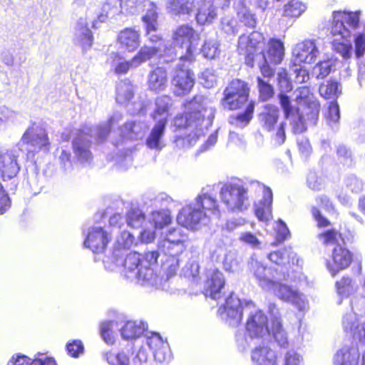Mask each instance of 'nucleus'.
Masks as SVG:
<instances>
[{"label":"nucleus","mask_w":365,"mask_h":365,"mask_svg":"<svg viewBox=\"0 0 365 365\" xmlns=\"http://www.w3.org/2000/svg\"><path fill=\"white\" fill-rule=\"evenodd\" d=\"M68 354L72 357H78L83 354L84 347L81 341L73 340L72 342L68 343L66 345Z\"/></svg>","instance_id":"nucleus-56"},{"label":"nucleus","mask_w":365,"mask_h":365,"mask_svg":"<svg viewBox=\"0 0 365 365\" xmlns=\"http://www.w3.org/2000/svg\"><path fill=\"white\" fill-rule=\"evenodd\" d=\"M326 118L329 123H336L340 119V110L339 104L336 101L330 102Z\"/></svg>","instance_id":"nucleus-52"},{"label":"nucleus","mask_w":365,"mask_h":365,"mask_svg":"<svg viewBox=\"0 0 365 365\" xmlns=\"http://www.w3.org/2000/svg\"><path fill=\"white\" fill-rule=\"evenodd\" d=\"M355 55L360 58L365 53V31L358 34L354 38Z\"/></svg>","instance_id":"nucleus-55"},{"label":"nucleus","mask_w":365,"mask_h":365,"mask_svg":"<svg viewBox=\"0 0 365 365\" xmlns=\"http://www.w3.org/2000/svg\"><path fill=\"white\" fill-rule=\"evenodd\" d=\"M167 124V118H163L154 125L145 141L149 148L158 150L163 148L164 145L162 144L161 139L164 135Z\"/></svg>","instance_id":"nucleus-26"},{"label":"nucleus","mask_w":365,"mask_h":365,"mask_svg":"<svg viewBox=\"0 0 365 365\" xmlns=\"http://www.w3.org/2000/svg\"><path fill=\"white\" fill-rule=\"evenodd\" d=\"M117 41L128 52L135 51L140 43V32L134 28H125L120 31Z\"/></svg>","instance_id":"nucleus-23"},{"label":"nucleus","mask_w":365,"mask_h":365,"mask_svg":"<svg viewBox=\"0 0 365 365\" xmlns=\"http://www.w3.org/2000/svg\"><path fill=\"white\" fill-rule=\"evenodd\" d=\"M158 14L154 9H148L143 17V21L146 24V33L149 34L157 30Z\"/></svg>","instance_id":"nucleus-49"},{"label":"nucleus","mask_w":365,"mask_h":365,"mask_svg":"<svg viewBox=\"0 0 365 365\" xmlns=\"http://www.w3.org/2000/svg\"><path fill=\"white\" fill-rule=\"evenodd\" d=\"M303 357L294 349L287 350L283 355L282 365H302Z\"/></svg>","instance_id":"nucleus-48"},{"label":"nucleus","mask_w":365,"mask_h":365,"mask_svg":"<svg viewBox=\"0 0 365 365\" xmlns=\"http://www.w3.org/2000/svg\"><path fill=\"white\" fill-rule=\"evenodd\" d=\"M183 112L174 118V125L178 128H197L204 123L207 108L197 96L185 100L182 103Z\"/></svg>","instance_id":"nucleus-5"},{"label":"nucleus","mask_w":365,"mask_h":365,"mask_svg":"<svg viewBox=\"0 0 365 365\" xmlns=\"http://www.w3.org/2000/svg\"><path fill=\"white\" fill-rule=\"evenodd\" d=\"M319 68L317 78H324L331 72V64L329 61H320L317 64Z\"/></svg>","instance_id":"nucleus-63"},{"label":"nucleus","mask_w":365,"mask_h":365,"mask_svg":"<svg viewBox=\"0 0 365 365\" xmlns=\"http://www.w3.org/2000/svg\"><path fill=\"white\" fill-rule=\"evenodd\" d=\"M93 37L92 31L87 29L85 32L82 33L80 38L79 43L83 49L86 50L91 47L93 44Z\"/></svg>","instance_id":"nucleus-61"},{"label":"nucleus","mask_w":365,"mask_h":365,"mask_svg":"<svg viewBox=\"0 0 365 365\" xmlns=\"http://www.w3.org/2000/svg\"><path fill=\"white\" fill-rule=\"evenodd\" d=\"M270 312L273 316L271 331L276 342L282 347L288 344V339L286 331L282 326L281 319L277 316V309L274 312V308L270 307Z\"/></svg>","instance_id":"nucleus-34"},{"label":"nucleus","mask_w":365,"mask_h":365,"mask_svg":"<svg viewBox=\"0 0 365 365\" xmlns=\"http://www.w3.org/2000/svg\"><path fill=\"white\" fill-rule=\"evenodd\" d=\"M336 155L338 160L344 166L350 168L354 164L351 153L346 147L341 146L338 148Z\"/></svg>","instance_id":"nucleus-51"},{"label":"nucleus","mask_w":365,"mask_h":365,"mask_svg":"<svg viewBox=\"0 0 365 365\" xmlns=\"http://www.w3.org/2000/svg\"><path fill=\"white\" fill-rule=\"evenodd\" d=\"M319 51L314 40L307 39L298 43L293 50L291 66L303 63H312L316 61Z\"/></svg>","instance_id":"nucleus-16"},{"label":"nucleus","mask_w":365,"mask_h":365,"mask_svg":"<svg viewBox=\"0 0 365 365\" xmlns=\"http://www.w3.org/2000/svg\"><path fill=\"white\" fill-rule=\"evenodd\" d=\"M356 29L359 24V16L356 13L346 11H334L332 19L327 28L331 36L333 49L344 59L351 56L352 45L350 42L351 31L345 26Z\"/></svg>","instance_id":"nucleus-2"},{"label":"nucleus","mask_w":365,"mask_h":365,"mask_svg":"<svg viewBox=\"0 0 365 365\" xmlns=\"http://www.w3.org/2000/svg\"><path fill=\"white\" fill-rule=\"evenodd\" d=\"M336 294L339 297H350L356 293L359 286L354 279L349 275H344L334 284Z\"/></svg>","instance_id":"nucleus-30"},{"label":"nucleus","mask_w":365,"mask_h":365,"mask_svg":"<svg viewBox=\"0 0 365 365\" xmlns=\"http://www.w3.org/2000/svg\"><path fill=\"white\" fill-rule=\"evenodd\" d=\"M224 302H222L217 314L219 317L227 324L235 327L242 319V309L254 307V304L251 300H246L243 298H222Z\"/></svg>","instance_id":"nucleus-10"},{"label":"nucleus","mask_w":365,"mask_h":365,"mask_svg":"<svg viewBox=\"0 0 365 365\" xmlns=\"http://www.w3.org/2000/svg\"><path fill=\"white\" fill-rule=\"evenodd\" d=\"M118 247L121 249L128 250L136 244L135 237L128 231H123L118 240Z\"/></svg>","instance_id":"nucleus-53"},{"label":"nucleus","mask_w":365,"mask_h":365,"mask_svg":"<svg viewBox=\"0 0 365 365\" xmlns=\"http://www.w3.org/2000/svg\"><path fill=\"white\" fill-rule=\"evenodd\" d=\"M173 220L170 212L168 210H155L152 212L150 222L155 230H163L169 226Z\"/></svg>","instance_id":"nucleus-38"},{"label":"nucleus","mask_w":365,"mask_h":365,"mask_svg":"<svg viewBox=\"0 0 365 365\" xmlns=\"http://www.w3.org/2000/svg\"><path fill=\"white\" fill-rule=\"evenodd\" d=\"M206 219L205 214L193 205L183 207L177 216L179 225L184 227L195 229L202 220Z\"/></svg>","instance_id":"nucleus-19"},{"label":"nucleus","mask_w":365,"mask_h":365,"mask_svg":"<svg viewBox=\"0 0 365 365\" xmlns=\"http://www.w3.org/2000/svg\"><path fill=\"white\" fill-rule=\"evenodd\" d=\"M339 86V84L337 81L329 80L319 86V93L326 99L336 97L340 93Z\"/></svg>","instance_id":"nucleus-42"},{"label":"nucleus","mask_w":365,"mask_h":365,"mask_svg":"<svg viewBox=\"0 0 365 365\" xmlns=\"http://www.w3.org/2000/svg\"><path fill=\"white\" fill-rule=\"evenodd\" d=\"M170 6L178 13L189 14L194 7V0H168Z\"/></svg>","instance_id":"nucleus-47"},{"label":"nucleus","mask_w":365,"mask_h":365,"mask_svg":"<svg viewBox=\"0 0 365 365\" xmlns=\"http://www.w3.org/2000/svg\"><path fill=\"white\" fill-rule=\"evenodd\" d=\"M250 87L249 83L240 79H232L223 91V96L220 100L222 106L229 110L241 109L248 102L243 112L237 114L235 121L241 125H247L253 118L256 103L249 101Z\"/></svg>","instance_id":"nucleus-1"},{"label":"nucleus","mask_w":365,"mask_h":365,"mask_svg":"<svg viewBox=\"0 0 365 365\" xmlns=\"http://www.w3.org/2000/svg\"><path fill=\"white\" fill-rule=\"evenodd\" d=\"M224 302H222L217 314L219 317L227 324L235 327L242 319V309L254 307V304L251 300H246L243 298H222Z\"/></svg>","instance_id":"nucleus-9"},{"label":"nucleus","mask_w":365,"mask_h":365,"mask_svg":"<svg viewBox=\"0 0 365 365\" xmlns=\"http://www.w3.org/2000/svg\"><path fill=\"white\" fill-rule=\"evenodd\" d=\"M263 61L259 64L261 75L267 79H272L275 75V69L271 64L279 65L284 58L285 48L282 40L271 38L267 41V46L261 51Z\"/></svg>","instance_id":"nucleus-8"},{"label":"nucleus","mask_w":365,"mask_h":365,"mask_svg":"<svg viewBox=\"0 0 365 365\" xmlns=\"http://www.w3.org/2000/svg\"><path fill=\"white\" fill-rule=\"evenodd\" d=\"M159 253L153 250L140 255L136 252L128 253L123 261L125 274L133 276L142 282L156 284L160 279L156 272Z\"/></svg>","instance_id":"nucleus-3"},{"label":"nucleus","mask_w":365,"mask_h":365,"mask_svg":"<svg viewBox=\"0 0 365 365\" xmlns=\"http://www.w3.org/2000/svg\"><path fill=\"white\" fill-rule=\"evenodd\" d=\"M148 89L155 93L164 91L168 86V71L165 68L157 66L150 71L148 78Z\"/></svg>","instance_id":"nucleus-25"},{"label":"nucleus","mask_w":365,"mask_h":365,"mask_svg":"<svg viewBox=\"0 0 365 365\" xmlns=\"http://www.w3.org/2000/svg\"><path fill=\"white\" fill-rule=\"evenodd\" d=\"M346 245L337 244L333 247L331 254L325 261V265L331 276L346 269L354 260V254Z\"/></svg>","instance_id":"nucleus-12"},{"label":"nucleus","mask_w":365,"mask_h":365,"mask_svg":"<svg viewBox=\"0 0 365 365\" xmlns=\"http://www.w3.org/2000/svg\"><path fill=\"white\" fill-rule=\"evenodd\" d=\"M21 140L23 144L33 148L34 153H38L41 150L48 151L50 149V141L48 133L45 128L32 123L22 135Z\"/></svg>","instance_id":"nucleus-13"},{"label":"nucleus","mask_w":365,"mask_h":365,"mask_svg":"<svg viewBox=\"0 0 365 365\" xmlns=\"http://www.w3.org/2000/svg\"><path fill=\"white\" fill-rule=\"evenodd\" d=\"M239 240L254 248L258 247L260 245V241L257 239V236L250 232L242 233Z\"/></svg>","instance_id":"nucleus-59"},{"label":"nucleus","mask_w":365,"mask_h":365,"mask_svg":"<svg viewBox=\"0 0 365 365\" xmlns=\"http://www.w3.org/2000/svg\"><path fill=\"white\" fill-rule=\"evenodd\" d=\"M359 324V319L356 313L351 312L347 313L342 320L343 328L346 332L354 333L356 327Z\"/></svg>","instance_id":"nucleus-50"},{"label":"nucleus","mask_w":365,"mask_h":365,"mask_svg":"<svg viewBox=\"0 0 365 365\" xmlns=\"http://www.w3.org/2000/svg\"><path fill=\"white\" fill-rule=\"evenodd\" d=\"M346 185L352 192H359L363 190V182L356 175H351L346 178Z\"/></svg>","instance_id":"nucleus-57"},{"label":"nucleus","mask_w":365,"mask_h":365,"mask_svg":"<svg viewBox=\"0 0 365 365\" xmlns=\"http://www.w3.org/2000/svg\"><path fill=\"white\" fill-rule=\"evenodd\" d=\"M272 195L269 188L266 189V195L263 200L259 202L260 205L255 210L256 217L259 221L267 222L271 215V204Z\"/></svg>","instance_id":"nucleus-37"},{"label":"nucleus","mask_w":365,"mask_h":365,"mask_svg":"<svg viewBox=\"0 0 365 365\" xmlns=\"http://www.w3.org/2000/svg\"><path fill=\"white\" fill-rule=\"evenodd\" d=\"M73 150L78 158L86 160H90L92 154L89 150V145H86L81 138H75L72 142Z\"/></svg>","instance_id":"nucleus-45"},{"label":"nucleus","mask_w":365,"mask_h":365,"mask_svg":"<svg viewBox=\"0 0 365 365\" xmlns=\"http://www.w3.org/2000/svg\"><path fill=\"white\" fill-rule=\"evenodd\" d=\"M354 336L361 343L365 344V322L357 324L354 332Z\"/></svg>","instance_id":"nucleus-64"},{"label":"nucleus","mask_w":365,"mask_h":365,"mask_svg":"<svg viewBox=\"0 0 365 365\" xmlns=\"http://www.w3.org/2000/svg\"><path fill=\"white\" fill-rule=\"evenodd\" d=\"M359 356L356 346H345L334 355V365H359Z\"/></svg>","instance_id":"nucleus-27"},{"label":"nucleus","mask_w":365,"mask_h":365,"mask_svg":"<svg viewBox=\"0 0 365 365\" xmlns=\"http://www.w3.org/2000/svg\"><path fill=\"white\" fill-rule=\"evenodd\" d=\"M195 203L205 217L220 215V205L215 197L209 193H202L195 197Z\"/></svg>","instance_id":"nucleus-24"},{"label":"nucleus","mask_w":365,"mask_h":365,"mask_svg":"<svg viewBox=\"0 0 365 365\" xmlns=\"http://www.w3.org/2000/svg\"><path fill=\"white\" fill-rule=\"evenodd\" d=\"M145 220V215L139 209H131L127 213V224L133 228H138L141 227Z\"/></svg>","instance_id":"nucleus-46"},{"label":"nucleus","mask_w":365,"mask_h":365,"mask_svg":"<svg viewBox=\"0 0 365 365\" xmlns=\"http://www.w3.org/2000/svg\"><path fill=\"white\" fill-rule=\"evenodd\" d=\"M113 321H104L100 324V334L102 339L109 345H112L115 341V336L113 328Z\"/></svg>","instance_id":"nucleus-43"},{"label":"nucleus","mask_w":365,"mask_h":365,"mask_svg":"<svg viewBox=\"0 0 365 365\" xmlns=\"http://www.w3.org/2000/svg\"><path fill=\"white\" fill-rule=\"evenodd\" d=\"M19 158L16 150L0 148V178L3 181L17 177L21 170Z\"/></svg>","instance_id":"nucleus-14"},{"label":"nucleus","mask_w":365,"mask_h":365,"mask_svg":"<svg viewBox=\"0 0 365 365\" xmlns=\"http://www.w3.org/2000/svg\"><path fill=\"white\" fill-rule=\"evenodd\" d=\"M220 196L229 212H242L250 205L248 189L242 184L231 182L225 183L220 188Z\"/></svg>","instance_id":"nucleus-4"},{"label":"nucleus","mask_w":365,"mask_h":365,"mask_svg":"<svg viewBox=\"0 0 365 365\" xmlns=\"http://www.w3.org/2000/svg\"><path fill=\"white\" fill-rule=\"evenodd\" d=\"M317 237L322 242V245L325 246L331 245H334L335 246L339 244V241H341L343 245H346V242L352 239L351 236V237L344 236L342 233L334 228L324 230L318 234Z\"/></svg>","instance_id":"nucleus-33"},{"label":"nucleus","mask_w":365,"mask_h":365,"mask_svg":"<svg viewBox=\"0 0 365 365\" xmlns=\"http://www.w3.org/2000/svg\"><path fill=\"white\" fill-rule=\"evenodd\" d=\"M277 83L280 93H285L292 90V82L287 68H282L279 71L277 76Z\"/></svg>","instance_id":"nucleus-44"},{"label":"nucleus","mask_w":365,"mask_h":365,"mask_svg":"<svg viewBox=\"0 0 365 365\" xmlns=\"http://www.w3.org/2000/svg\"><path fill=\"white\" fill-rule=\"evenodd\" d=\"M252 360L256 365H277L275 351L267 346L256 348L252 351Z\"/></svg>","instance_id":"nucleus-31"},{"label":"nucleus","mask_w":365,"mask_h":365,"mask_svg":"<svg viewBox=\"0 0 365 365\" xmlns=\"http://www.w3.org/2000/svg\"><path fill=\"white\" fill-rule=\"evenodd\" d=\"M284 299V298H281ZM285 302L291 304L295 309L304 312L308 309V303L304 298H284Z\"/></svg>","instance_id":"nucleus-60"},{"label":"nucleus","mask_w":365,"mask_h":365,"mask_svg":"<svg viewBox=\"0 0 365 365\" xmlns=\"http://www.w3.org/2000/svg\"><path fill=\"white\" fill-rule=\"evenodd\" d=\"M187 235L180 227H175L168 230L164 239L163 247L168 249L173 246L183 245L187 240Z\"/></svg>","instance_id":"nucleus-35"},{"label":"nucleus","mask_w":365,"mask_h":365,"mask_svg":"<svg viewBox=\"0 0 365 365\" xmlns=\"http://www.w3.org/2000/svg\"><path fill=\"white\" fill-rule=\"evenodd\" d=\"M246 329L251 338L263 337L269 333L267 317L261 311L251 314L247 321Z\"/></svg>","instance_id":"nucleus-20"},{"label":"nucleus","mask_w":365,"mask_h":365,"mask_svg":"<svg viewBox=\"0 0 365 365\" xmlns=\"http://www.w3.org/2000/svg\"><path fill=\"white\" fill-rule=\"evenodd\" d=\"M299 68H296L294 70V73L296 74V81L302 83L307 82L309 79V73L307 68L299 66Z\"/></svg>","instance_id":"nucleus-62"},{"label":"nucleus","mask_w":365,"mask_h":365,"mask_svg":"<svg viewBox=\"0 0 365 365\" xmlns=\"http://www.w3.org/2000/svg\"><path fill=\"white\" fill-rule=\"evenodd\" d=\"M200 38V34L187 24L179 26L175 29L173 36L174 43L180 48H186L185 53L180 57L181 62L191 64L196 61Z\"/></svg>","instance_id":"nucleus-6"},{"label":"nucleus","mask_w":365,"mask_h":365,"mask_svg":"<svg viewBox=\"0 0 365 365\" xmlns=\"http://www.w3.org/2000/svg\"><path fill=\"white\" fill-rule=\"evenodd\" d=\"M257 87L259 92V100L261 102H266L272 98L274 96V88L269 83V80L262 76H257Z\"/></svg>","instance_id":"nucleus-39"},{"label":"nucleus","mask_w":365,"mask_h":365,"mask_svg":"<svg viewBox=\"0 0 365 365\" xmlns=\"http://www.w3.org/2000/svg\"><path fill=\"white\" fill-rule=\"evenodd\" d=\"M311 213L314 220L317 222L318 228H325L331 225V222L322 215L318 207H312Z\"/></svg>","instance_id":"nucleus-54"},{"label":"nucleus","mask_w":365,"mask_h":365,"mask_svg":"<svg viewBox=\"0 0 365 365\" xmlns=\"http://www.w3.org/2000/svg\"><path fill=\"white\" fill-rule=\"evenodd\" d=\"M11 205V201L0 182V214L5 213Z\"/></svg>","instance_id":"nucleus-58"},{"label":"nucleus","mask_w":365,"mask_h":365,"mask_svg":"<svg viewBox=\"0 0 365 365\" xmlns=\"http://www.w3.org/2000/svg\"><path fill=\"white\" fill-rule=\"evenodd\" d=\"M145 344L153 351V358L157 362H164L170 359L168 344L164 341L159 333L148 332L145 335Z\"/></svg>","instance_id":"nucleus-18"},{"label":"nucleus","mask_w":365,"mask_h":365,"mask_svg":"<svg viewBox=\"0 0 365 365\" xmlns=\"http://www.w3.org/2000/svg\"><path fill=\"white\" fill-rule=\"evenodd\" d=\"M306 9L302 2L298 0H290L284 6L283 16L287 19L299 17Z\"/></svg>","instance_id":"nucleus-40"},{"label":"nucleus","mask_w":365,"mask_h":365,"mask_svg":"<svg viewBox=\"0 0 365 365\" xmlns=\"http://www.w3.org/2000/svg\"><path fill=\"white\" fill-rule=\"evenodd\" d=\"M185 63L180 61V63L176 66L171 77V90L175 97L187 96L195 84V73L191 69L185 68Z\"/></svg>","instance_id":"nucleus-11"},{"label":"nucleus","mask_w":365,"mask_h":365,"mask_svg":"<svg viewBox=\"0 0 365 365\" xmlns=\"http://www.w3.org/2000/svg\"><path fill=\"white\" fill-rule=\"evenodd\" d=\"M225 285L223 274L217 269L213 270L205 281L202 292L205 297H215L221 294Z\"/></svg>","instance_id":"nucleus-22"},{"label":"nucleus","mask_w":365,"mask_h":365,"mask_svg":"<svg viewBox=\"0 0 365 365\" xmlns=\"http://www.w3.org/2000/svg\"><path fill=\"white\" fill-rule=\"evenodd\" d=\"M279 105L283 110L284 118L291 120V125L294 133H302L307 130L303 114L298 107L293 106L290 98L286 94H278Z\"/></svg>","instance_id":"nucleus-15"},{"label":"nucleus","mask_w":365,"mask_h":365,"mask_svg":"<svg viewBox=\"0 0 365 365\" xmlns=\"http://www.w3.org/2000/svg\"><path fill=\"white\" fill-rule=\"evenodd\" d=\"M148 325L142 321H127L120 328L121 337L125 340H132L140 336Z\"/></svg>","instance_id":"nucleus-28"},{"label":"nucleus","mask_w":365,"mask_h":365,"mask_svg":"<svg viewBox=\"0 0 365 365\" xmlns=\"http://www.w3.org/2000/svg\"><path fill=\"white\" fill-rule=\"evenodd\" d=\"M111 240V235L103 227H93L88 233L84 246L96 254L103 253Z\"/></svg>","instance_id":"nucleus-17"},{"label":"nucleus","mask_w":365,"mask_h":365,"mask_svg":"<svg viewBox=\"0 0 365 365\" xmlns=\"http://www.w3.org/2000/svg\"><path fill=\"white\" fill-rule=\"evenodd\" d=\"M8 365H56L53 359L35 357L31 359L26 355L16 354L12 356Z\"/></svg>","instance_id":"nucleus-32"},{"label":"nucleus","mask_w":365,"mask_h":365,"mask_svg":"<svg viewBox=\"0 0 365 365\" xmlns=\"http://www.w3.org/2000/svg\"><path fill=\"white\" fill-rule=\"evenodd\" d=\"M297 99L302 103L306 115L311 118H317L321 110L319 101L307 86L299 88Z\"/></svg>","instance_id":"nucleus-21"},{"label":"nucleus","mask_w":365,"mask_h":365,"mask_svg":"<svg viewBox=\"0 0 365 365\" xmlns=\"http://www.w3.org/2000/svg\"><path fill=\"white\" fill-rule=\"evenodd\" d=\"M250 264V272L259 281L260 284L264 283L269 284L272 282L269 278L272 275L270 274V268L256 259H252Z\"/></svg>","instance_id":"nucleus-36"},{"label":"nucleus","mask_w":365,"mask_h":365,"mask_svg":"<svg viewBox=\"0 0 365 365\" xmlns=\"http://www.w3.org/2000/svg\"><path fill=\"white\" fill-rule=\"evenodd\" d=\"M156 47L143 46L132 58L133 66L136 67L151 59L158 52Z\"/></svg>","instance_id":"nucleus-41"},{"label":"nucleus","mask_w":365,"mask_h":365,"mask_svg":"<svg viewBox=\"0 0 365 365\" xmlns=\"http://www.w3.org/2000/svg\"><path fill=\"white\" fill-rule=\"evenodd\" d=\"M279 118V108L273 105L264 106V110L259 114V119L264 130L268 132L273 131Z\"/></svg>","instance_id":"nucleus-29"},{"label":"nucleus","mask_w":365,"mask_h":365,"mask_svg":"<svg viewBox=\"0 0 365 365\" xmlns=\"http://www.w3.org/2000/svg\"><path fill=\"white\" fill-rule=\"evenodd\" d=\"M103 359L109 365H157L144 346L136 354L132 348L127 346L118 351H110L103 354Z\"/></svg>","instance_id":"nucleus-7"}]
</instances>
